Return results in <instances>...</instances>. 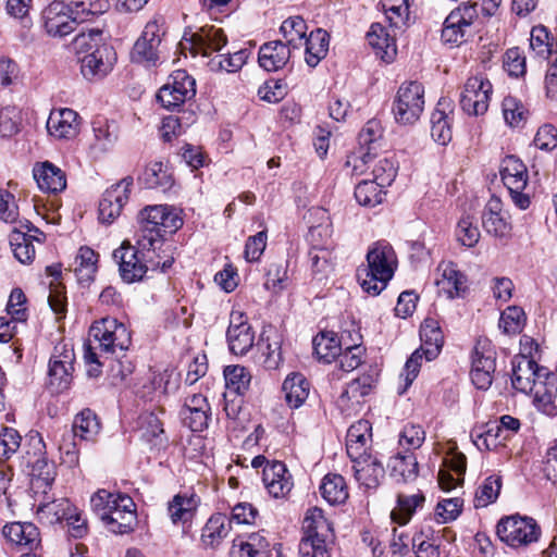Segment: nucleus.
I'll use <instances>...</instances> for the list:
<instances>
[{"label":"nucleus","mask_w":557,"mask_h":557,"mask_svg":"<svg viewBox=\"0 0 557 557\" xmlns=\"http://www.w3.org/2000/svg\"><path fill=\"white\" fill-rule=\"evenodd\" d=\"M136 246L124 242L113 251L122 280L126 283L141 281L148 270L165 272L174 258L163 249L168 234L183 226L181 211L169 205H153L141 209L137 216Z\"/></svg>","instance_id":"f257e3e1"},{"label":"nucleus","mask_w":557,"mask_h":557,"mask_svg":"<svg viewBox=\"0 0 557 557\" xmlns=\"http://www.w3.org/2000/svg\"><path fill=\"white\" fill-rule=\"evenodd\" d=\"M511 383L515 389L532 394L535 406L546 414L555 413L557 375L539 366L533 359L521 355L512 361Z\"/></svg>","instance_id":"f03ea898"},{"label":"nucleus","mask_w":557,"mask_h":557,"mask_svg":"<svg viewBox=\"0 0 557 557\" xmlns=\"http://www.w3.org/2000/svg\"><path fill=\"white\" fill-rule=\"evenodd\" d=\"M396 267L397 257L389 243L372 244L367 252V265L357 272L362 289L372 296L379 295L393 277Z\"/></svg>","instance_id":"7ed1b4c3"},{"label":"nucleus","mask_w":557,"mask_h":557,"mask_svg":"<svg viewBox=\"0 0 557 557\" xmlns=\"http://www.w3.org/2000/svg\"><path fill=\"white\" fill-rule=\"evenodd\" d=\"M55 479L54 465L46 459H38L33 468L32 490L35 494H42L39 500L37 513L46 516L50 522H59L69 517L72 509L69 499H54L48 495Z\"/></svg>","instance_id":"20e7f679"},{"label":"nucleus","mask_w":557,"mask_h":557,"mask_svg":"<svg viewBox=\"0 0 557 557\" xmlns=\"http://www.w3.org/2000/svg\"><path fill=\"white\" fill-rule=\"evenodd\" d=\"M95 11L85 1L73 2L72 5L54 0L42 11L46 32L53 37H64L75 30L77 22L88 20Z\"/></svg>","instance_id":"39448f33"},{"label":"nucleus","mask_w":557,"mask_h":557,"mask_svg":"<svg viewBox=\"0 0 557 557\" xmlns=\"http://www.w3.org/2000/svg\"><path fill=\"white\" fill-rule=\"evenodd\" d=\"M424 87L417 81L404 82L395 96L393 113L397 123L414 124L424 110Z\"/></svg>","instance_id":"423d86ee"},{"label":"nucleus","mask_w":557,"mask_h":557,"mask_svg":"<svg viewBox=\"0 0 557 557\" xmlns=\"http://www.w3.org/2000/svg\"><path fill=\"white\" fill-rule=\"evenodd\" d=\"M496 533L506 545L519 548L537 542L541 528L533 518L512 515L498 521Z\"/></svg>","instance_id":"0eeeda50"},{"label":"nucleus","mask_w":557,"mask_h":557,"mask_svg":"<svg viewBox=\"0 0 557 557\" xmlns=\"http://www.w3.org/2000/svg\"><path fill=\"white\" fill-rule=\"evenodd\" d=\"M89 334L98 347L108 354H114L116 350L125 351L132 343L131 332L125 324L114 318L107 317L95 322Z\"/></svg>","instance_id":"6e6552de"},{"label":"nucleus","mask_w":557,"mask_h":557,"mask_svg":"<svg viewBox=\"0 0 557 557\" xmlns=\"http://www.w3.org/2000/svg\"><path fill=\"white\" fill-rule=\"evenodd\" d=\"M500 177L508 188L512 202L521 210L529 208L530 197L523 193L529 178L523 162L515 156L505 157L500 165Z\"/></svg>","instance_id":"1a4fd4ad"},{"label":"nucleus","mask_w":557,"mask_h":557,"mask_svg":"<svg viewBox=\"0 0 557 557\" xmlns=\"http://www.w3.org/2000/svg\"><path fill=\"white\" fill-rule=\"evenodd\" d=\"M492 94L493 86L484 75L470 76L460 94V107L470 116L483 115L488 109Z\"/></svg>","instance_id":"9d476101"},{"label":"nucleus","mask_w":557,"mask_h":557,"mask_svg":"<svg viewBox=\"0 0 557 557\" xmlns=\"http://www.w3.org/2000/svg\"><path fill=\"white\" fill-rule=\"evenodd\" d=\"M196 96V82L184 70L174 71L168 84L162 86L157 99L166 110H175Z\"/></svg>","instance_id":"9b49d317"},{"label":"nucleus","mask_w":557,"mask_h":557,"mask_svg":"<svg viewBox=\"0 0 557 557\" xmlns=\"http://www.w3.org/2000/svg\"><path fill=\"white\" fill-rule=\"evenodd\" d=\"M496 370V351L486 339L478 341L472 354L470 376L478 389L491 387Z\"/></svg>","instance_id":"f8f14e48"},{"label":"nucleus","mask_w":557,"mask_h":557,"mask_svg":"<svg viewBox=\"0 0 557 557\" xmlns=\"http://www.w3.org/2000/svg\"><path fill=\"white\" fill-rule=\"evenodd\" d=\"M180 383L181 375L175 368L166 367L163 370H153L138 389V394L146 400L161 403L165 396L178 389Z\"/></svg>","instance_id":"ddd939ff"},{"label":"nucleus","mask_w":557,"mask_h":557,"mask_svg":"<svg viewBox=\"0 0 557 557\" xmlns=\"http://www.w3.org/2000/svg\"><path fill=\"white\" fill-rule=\"evenodd\" d=\"M134 185L132 176L123 177L117 183L111 185L102 195L99 202V220L102 223L111 224L122 213L123 207L129 199V194Z\"/></svg>","instance_id":"4468645a"},{"label":"nucleus","mask_w":557,"mask_h":557,"mask_svg":"<svg viewBox=\"0 0 557 557\" xmlns=\"http://www.w3.org/2000/svg\"><path fill=\"white\" fill-rule=\"evenodd\" d=\"M164 30L158 20L146 24L140 37L134 44L131 57L136 63L156 65Z\"/></svg>","instance_id":"2eb2a0df"},{"label":"nucleus","mask_w":557,"mask_h":557,"mask_svg":"<svg viewBox=\"0 0 557 557\" xmlns=\"http://www.w3.org/2000/svg\"><path fill=\"white\" fill-rule=\"evenodd\" d=\"M75 355L72 348L57 346L49 362V386L54 393L66 389L72 382Z\"/></svg>","instance_id":"dca6fc26"},{"label":"nucleus","mask_w":557,"mask_h":557,"mask_svg":"<svg viewBox=\"0 0 557 557\" xmlns=\"http://www.w3.org/2000/svg\"><path fill=\"white\" fill-rule=\"evenodd\" d=\"M226 42L227 39L222 28L207 25L196 33L185 32L181 46L185 49L188 45L195 54L209 55L213 51H220Z\"/></svg>","instance_id":"f3484780"},{"label":"nucleus","mask_w":557,"mask_h":557,"mask_svg":"<svg viewBox=\"0 0 557 557\" xmlns=\"http://www.w3.org/2000/svg\"><path fill=\"white\" fill-rule=\"evenodd\" d=\"M357 482L366 488H376L385 475V469L377 454L363 450L356 457H349Z\"/></svg>","instance_id":"a211bd4d"},{"label":"nucleus","mask_w":557,"mask_h":557,"mask_svg":"<svg viewBox=\"0 0 557 557\" xmlns=\"http://www.w3.org/2000/svg\"><path fill=\"white\" fill-rule=\"evenodd\" d=\"M115 52L110 46L97 47L81 59V72L88 81L104 77L113 67Z\"/></svg>","instance_id":"6ab92c4d"},{"label":"nucleus","mask_w":557,"mask_h":557,"mask_svg":"<svg viewBox=\"0 0 557 557\" xmlns=\"http://www.w3.org/2000/svg\"><path fill=\"white\" fill-rule=\"evenodd\" d=\"M37 235H44L37 227L26 221L21 228L15 227L10 235V245L14 257L23 264L30 263L35 258L33 239L40 240Z\"/></svg>","instance_id":"aec40b11"},{"label":"nucleus","mask_w":557,"mask_h":557,"mask_svg":"<svg viewBox=\"0 0 557 557\" xmlns=\"http://www.w3.org/2000/svg\"><path fill=\"white\" fill-rule=\"evenodd\" d=\"M262 482L268 493L274 498H283L294 486L292 474L281 461L267 463L262 472Z\"/></svg>","instance_id":"412c9836"},{"label":"nucleus","mask_w":557,"mask_h":557,"mask_svg":"<svg viewBox=\"0 0 557 557\" xmlns=\"http://www.w3.org/2000/svg\"><path fill=\"white\" fill-rule=\"evenodd\" d=\"M482 225L486 233L495 237H506L511 231L510 222L503 209L502 200L492 196L482 213Z\"/></svg>","instance_id":"4be33fe9"},{"label":"nucleus","mask_w":557,"mask_h":557,"mask_svg":"<svg viewBox=\"0 0 557 557\" xmlns=\"http://www.w3.org/2000/svg\"><path fill=\"white\" fill-rule=\"evenodd\" d=\"M47 131L57 139L74 138L79 132L78 114L69 108L51 111L47 120Z\"/></svg>","instance_id":"5701e85b"},{"label":"nucleus","mask_w":557,"mask_h":557,"mask_svg":"<svg viewBox=\"0 0 557 557\" xmlns=\"http://www.w3.org/2000/svg\"><path fill=\"white\" fill-rule=\"evenodd\" d=\"M33 176L44 193L58 194L66 187L64 171L49 161L35 164Z\"/></svg>","instance_id":"b1692460"},{"label":"nucleus","mask_w":557,"mask_h":557,"mask_svg":"<svg viewBox=\"0 0 557 557\" xmlns=\"http://www.w3.org/2000/svg\"><path fill=\"white\" fill-rule=\"evenodd\" d=\"M437 272L440 277L436 278V284L447 294L448 298L460 297L467 290V276L458 270L454 262H441Z\"/></svg>","instance_id":"393cba45"},{"label":"nucleus","mask_w":557,"mask_h":557,"mask_svg":"<svg viewBox=\"0 0 557 557\" xmlns=\"http://www.w3.org/2000/svg\"><path fill=\"white\" fill-rule=\"evenodd\" d=\"M387 468L397 483L412 482L419 474V463L413 451H398L391 457Z\"/></svg>","instance_id":"a878e982"},{"label":"nucleus","mask_w":557,"mask_h":557,"mask_svg":"<svg viewBox=\"0 0 557 557\" xmlns=\"http://www.w3.org/2000/svg\"><path fill=\"white\" fill-rule=\"evenodd\" d=\"M102 519L109 531L115 534H125L133 530L136 523L135 504L131 497H123L120 509L109 511Z\"/></svg>","instance_id":"bb28decb"},{"label":"nucleus","mask_w":557,"mask_h":557,"mask_svg":"<svg viewBox=\"0 0 557 557\" xmlns=\"http://www.w3.org/2000/svg\"><path fill=\"white\" fill-rule=\"evenodd\" d=\"M256 361L264 369L275 370L282 361L281 341L275 332L262 333L257 343Z\"/></svg>","instance_id":"cd10ccee"},{"label":"nucleus","mask_w":557,"mask_h":557,"mask_svg":"<svg viewBox=\"0 0 557 557\" xmlns=\"http://www.w3.org/2000/svg\"><path fill=\"white\" fill-rule=\"evenodd\" d=\"M290 58L289 48L282 41H270L260 47L258 62L268 72L282 69Z\"/></svg>","instance_id":"c85d7f7f"},{"label":"nucleus","mask_w":557,"mask_h":557,"mask_svg":"<svg viewBox=\"0 0 557 557\" xmlns=\"http://www.w3.org/2000/svg\"><path fill=\"white\" fill-rule=\"evenodd\" d=\"M369 45L379 58L392 62L396 55V42L387 29L379 23L372 24L367 34Z\"/></svg>","instance_id":"c756f323"},{"label":"nucleus","mask_w":557,"mask_h":557,"mask_svg":"<svg viewBox=\"0 0 557 557\" xmlns=\"http://www.w3.org/2000/svg\"><path fill=\"white\" fill-rule=\"evenodd\" d=\"M3 535L13 544L34 549L39 544L38 528L30 522H12L3 527Z\"/></svg>","instance_id":"7c9ffc66"},{"label":"nucleus","mask_w":557,"mask_h":557,"mask_svg":"<svg viewBox=\"0 0 557 557\" xmlns=\"http://www.w3.org/2000/svg\"><path fill=\"white\" fill-rule=\"evenodd\" d=\"M94 148L100 152L111 150L119 140L120 126L113 120L97 117L92 122Z\"/></svg>","instance_id":"2f4dec72"},{"label":"nucleus","mask_w":557,"mask_h":557,"mask_svg":"<svg viewBox=\"0 0 557 557\" xmlns=\"http://www.w3.org/2000/svg\"><path fill=\"white\" fill-rule=\"evenodd\" d=\"M199 497L191 494H177L169 502L168 511L173 523L190 521L199 506Z\"/></svg>","instance_id":"473e14b6"},{"label":"nucleus","mask_w":557,"mask_h":557,"mask_svg":"<svg viewBox=\"0 0 557 557\" xmlns=\"http://www.w3.org/2000/svg\"><path fill=\"white\" fill-rule=\"evenodd\" d=\"M165 414L163 408L158 407L156 410H146L138 417V430L140 436L147 442L161 443L164 434L162 416Z\"/></svg>","instance_id":"72a5a7b5"},{"label":"nucleus","mask_w":557,"mask_h":557,"mask_svg":"<svg viewBox=\"0 0 557 557\" xmlns=\"http://www.w3.org/2000/svg\"><path fill=\"white\" fill-rule=\"evenodd\" d=\"M420 337L422 345L419 349L422 350L425 359L428 361L435 359L444 343V337L437 322L432 319L425 320L420 327Z\"/></svg>","instance_id":"f704fd0d"},{"label":"nucleus","mask_w":557,"mask_h":557,"mask_svg":"<svg viewBox=\"0 0 557 557\" xmlns=\"http://www.w3.org/2000/svg\"><path fill=\"white\" fill-rule=\"evenodd\" d=\"M372 426L368 420H359L350 425L346 435V450L348 457H356L367 449L372 437Z\"/></svg>","instance_id":"c9c22d12"},{"label":"nucleus","mask_w":557,"mask_h":557,"mask_svg":"<svg viewBox=\"0 0 557 557\" xmlns=\"http://www.w3.org/2000/svg\"><path fill=\"white\" fill-rule=\"evenodd\" d=\"M329 45L330 36L324 29L317 28L312 30L302 42V46L306 48V63L311 67L317 66L326 57Z\"/></svg>","instance_id":"e433bc0d"},{"label":"nucleus","mask_w":557,"mask_h":557,"mask_svg":"<svg viewBox=\"0 0 557 557\" xmlns=\"http://www.w3.org/2000/svg\"><path fill=\"white\" fill-rule=\"evenodd\" d=\"M310 384L301 373L289 374L282 385L285 400L290 408H299L308 398Z\"/></svg>","instance_id":"4c0bfd02"},{"label":"nucleus","mask_w":557,"mask_h":557,"mask_svg":"<svg viewBox=\"0 0 557 557\" xmlns=\"http://www.w3.org/2000/svg\"><path fill=\"white\" fill-rule=\"evenodd\" d=\"M373 384L374 380L371 375H361L352 380L339 396V405L342 407L346 406L348 409L359 406L362 399L372 391Z\"/></svg>","instance_id":"58836bf2"},{"label":"nucleus","mask_w":557,"mask_h":557,"mask_svg":"<svg viewBox=\"0 0 557 557\" xmlns=\"http://www.w3.org/2000/svg\"><path fill=\"white\" fill-rule=\"evenodd\" d=\"M232 530V520L225 513L210 517L202 529L201 541L205 545L214 547L225 539Z\"/></svg>","instance_id":"ea45409f"},{"label":"nucleus","mask_w":557,"mask_h":557,"mask_svg":"<svg viewBox=\"0 0 557 557\" xmlns=\"http://www.w3.org/2000/svg\"><path fill=\"white\" fill-rule=\"evenodd\" d=\"M140 180L147 188L160 189L162 191L169 190L174 184L172 172L165 164L159 161L149 163Z\"/></svg>","instance_id":"a19ab883"},{"label":"nucleus","mask_w":557,"mask_h":557,"mask_svg":"<svg viewBox=\"0 0 557 557\" xmlns=\"http://www.w3.org/2000/svg\"><path fill=\"white\" fill-rule=\"evenodd\" d=\"M313 350L320 361L331 363L342 351V344L337 334L332 331H323L313 337Z\"/></svg>","instance_id":"79ce46f5"},{"label":"nucleus","mask_w":557,"mask_h":557,"mask_svg":"<svg viewBox=\"0 0 557 557\" xmlns=\"http://www.w3.org/2000/svg\"><path fill=\"white\" fill-rule=\"evenodd\" d=\"M302 529L305 536L319 539H334L333 528L324 517L322 509L310 508L304 519Z\"/></svg>","instance_id":"37998d69"},{"label":"nucleus","mask_w":557,"mask_h":557,"mask_svg":"<svg viewBox=\"0 0 557 557\" xmlns=\"http://www.w3.org/2000/svg\"><path fill=\"white\" fill-rule=\"evenodd\" d=\"M322 497L331 505L344 504L348 498V488L341 474H326L320 485Z\"/></svg>","instance_id":"c03bdc74"},{"label":"nucleus","mask_w":557,"mask_h":557,"mask_svg":"<svg viewBox=\"0 0 557 557\" xmlns=\"http://www.w3.org/2000/svg\"><path fill=\"white\" fill-rule=\"evenodd\" d=\"M100 431V422L96 413L86 408L74 418L71 433L83 441H92Z\"/></svg>","instance_id":"a18cd8bd"},{"label":"nucleus","mask_w":557,"mask_h":557,"mask_svg":"<svg viewBox=\"0 0 557 557\" xmlns=\"http://www.w3.org/2000/svg\"><path fill=\"white\" fill-rule=\"evenodd\" d=\"M307 23L301 16H292L286 18L280 30L285 39V45L292 51L302 47V42L307 37Z\"/></svg>","instance_id":"49530a36"},{"label":"nucleus","mask_w":557,"mask_h":557,"mask_svg":"<svg viewBox=\"0 0 557 557\" xmlns=\"http://www.w3.org/2000/svg\"><path fill=\"white\" fill-rule=\"evenodd\" d=\"M424 500L425 498L422 493L413 495L399 494L397 498V507L391 513L392 520L398 524H406L414 513L416 509L423 505Z\"/></svg>","instance_id":"de8ad7c7"},{"label":"nucleus","mask_w":557,"mask_h":557,"mask_svg":"<svg viewBox=\"0 0 557 557\" xmlns=\"http://www.w3.org/2000/svg\"><path fill=\"white\" fill-rule=\"evenodd\" d=\"M381 138V128L379 122L371 120L360 131L358 143L360 151L358 158L367 163L371 158L372 151L376 149V141Z\"/></svg>","instance_id":"09e8293b"},{"label":"nucleus","mask_w":557,"mask_h":557,"mask_svg":"<svg viewBox=\"0 0 557 557\" xmlns=\"http://www.w3.org/2000/svg\"><path fill=\"white\" fill-rule=\"evenodd\" d=\"M98 255L89 247H81L75 259V274L79 282H89L97 271Z\"/></svg>","instance_id":"8fccbe9b"},{"label":"nucleus","mask_w":557,"mask_h":557,"mask_svg":"<svg viewBox=\"0 0 557 557\" xmlns=\"http://www.w3.org/2000/svg\"><path fill=\"white\" fill-rule=\"evenodd\" d=\"M472 29L468 26L461 25L460 20L457 18L456 14L449 13L444 22L442 29V40L445 44L461 45L470 37Z\"/></svg>","instance_id":"3c124183"},{"label":"nucleus","mask_w":557,"mask_h":557,"mask_svg":"<svg viewBox=\"0 0 557 557\" xmlns=\"http://www.w3.org/2000/svg\"><path fill=\"white\" fill-rule=\"evenodd\" d=\"M385 197L384 187L373 181H363L355 188V198L359 205L364 207H375L383 202Z\"/></svg>","instance_id":"603ef678"},{"label":"nucleus","mask_w":557,"mask_h":557,"mask_svg":"<svg viewBox=\"0 0 557 557\" xmlns=\"http://www.w3.org/2000/svg\"><path fill=\"white\" fill-rule=\"evenodd\" d=\"M226 339L231 352L237 356L246 355L255 344V332L251 326L226 332Z\"/></svg>","instance_id":"864d4df0"},{"label":"nucleus","mask_w":557,"mask_h":557,"mask_svg":"<svg viewBox=\"0 0 557 557\" xmlns=\"http://www.w3.org/2000/svg\"><path fill=\"white\" fill-rule=\"evenodd\" d=\"M224 379L228 392L239 396L248 389L251 375L242 366H228L224 370Z\"/></svg>","instance_id":"5fc2aeb1"},{"label":"nucleus","mask_w":557,"mask_h":557,"mask_svg":"<svg viewBox=\"0 0 557 557\" xmlns=\"http://www.w3.org/2000/svg\"><path fill=\"white\" fill-rule=\"evenodd\" d=\"M525 324V314L522 308L507 307L500 314L499 329L507 335L519 334Z\"/></svg>","instance_id":"6e6d98bb"},{"label":"nucleus","mask_w":557,"mask_h":557,"mask_svg":"<svg viewBox=\"0 0 557 557\" xmlns=\"http://www.w3.org/2000/svg\"><path fill=\"white\" fill-rule=\"evenodd\" d=\"M500 488L502 480L499 476L491 475L486 478L475 492L474 506L482 508L493 504L498 498Z\"/></svg>","instance_id":"4d7b16f0"},{"label":"nucleus","mask_w":557,"mask_h":557,"mask_svg":"<svg viewBox=\"0 0 557 557\" xmlns=\"http://www.w3.org/2000/svg\"><path fill=\"white\" fill-rule=\"evenodd\" d=\"M334 539L304 536L299 543V557H331Z\"/></svg>","instance_id":"13d9d810"},{"label":"nucleus","mask_w":557,"mask_h":557,"mask_svg":"<svg viewBox=\"0 0 557 557\" xmlns=\"http://www.w3.org/2000/svg\"><path fill=\"white\" fill-rule=\"evenodd\" d=\"M431 136L440 145H447L453 137L448 115L442 110H434L431 114Z\"/></svg>","instance_id":"bf43d9fd"},{"label":"nucleus","mask_w":557,"mask_h":557,"mask_svg":"<svg viewBox=\"0 0 557 557\" xmlns=\"http://www.w3.org/2000/svg\"><path fill=\"white\" fill-rule=\"evenodd\" d=\"M185 114H187L186 117L170 115L162 120L160 133L164 141H171L183 133L184 126H188L195 122V114L193 112H184V115Z\"/></svg>","instance_id":"052dcab7"},{"label":"nucleus","mask_w":557,"mask_h":557,"mask_svg":"<svg viewBox=\"0 0 557 557\" xmlns=\"http://www.w3.org/2000/svg\"><path fill=\"white\" fill-rule=\"evenodd\" d=\"M503 115L506 123L511 127L519 126L525 121L528 110L517 98L508 96L505 97L502 103Z\"/></svg>","instance_id":"680f3d73"},{"label":"nucleus","mask_w":557,"mask_h":557,"mask_svg":"<svg viewBox=\"0 0 557 557\" xmlns=\"http://www.w3.org/2000/svg\"><path fill=\"white\" fill-rule=\"evenodd\" d=\"M425 440V432L419 424H407L399 434L398 443L404 451H413L421 447Z\"/></svg>","instance_id":"e2e57ef3"},{"label":"nucleus","mask_w":557,"mask_h":557,"mask_svg":"<svg viewBox=\"0 0 557 557\" xmlns=\"http://www.w3.org/2000/svg\"><path fill=\"white\" fill-rule=\"evenodd\" d=\"M457 240L465 247H474L481 237L480 231L470 216L459 220L456 228Z\"/></svg>","instance_id":"0e129e2a"},{"label":"nucleus","mask_w":557,"mask_h":557,"mask_svg":"<svg viewBox=\"0 0 557 557\" xmlns=\"http://www.w3.org/2000/svg\"><path fill=\"white\" fill-rule=\"evenodd\" d=\"M21 111L14 106L0 109V135L11 137L18 132Z\"/></svg>","instance_id":"69168bd1"},{"label":"nucleus","mask_w":557,"mask_h":557,"mask_svg":"<svg viewBox=\"0 0 557 557\" xmlns=\"http://www.w3.org/2000/svg\"><path fill=\"white\" fill-rule=\"evenodd\" d=\"M74 48L77 53H90L97 47L106 46L102 44V32L99 28H91L87 33L82 32L78 34L74 41Z\"/></svg>","instance_id":"338daca9"},{"label":"nucleus","mask_w":557,"mask_h":557,"mask_svg":"<svg viewBox=\"0 0 557 557\" xmlns=\"http://www.w3.org/2000/svg\"><path fill=\"white\" fill-rule=\"evenodd\" d=\"M412 548L417 557H441L440 543L423 532L413 535Z\"/></svg>","instance_id":"774afa93"}]
</instances>
